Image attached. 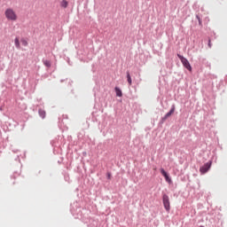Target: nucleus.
<instances>
[{"mask_svg":"<svg viewBox=\"0 0 227 227\" xmlns=\"http://www.w3.org/2000/svg\"><path fill=\"white\" fill-rule=\"evenodd\" d=\"M4 16L11 22H17L19 20V15H17V12L13 8H7L4 11Z\"/></svg>","mask_w":227,"mask_h":227,"instance_id":"obj_1","label":"nucleus"},{"mask_svg":"<svg viewBox=\"0 0 227 227\" xmlns=\"http://www.w3.org/2000/svg\"><path fill=\"white\" fill-rule=\"evenodd\" d=\"M181 63H183V66L186 67L187 70H189V72H192V67H191V63H189V60H187V59H185L184 56L182 55H177Z\"/></svg>","mask_w":227,"mask_h":227,"instance_id":"obj_2","label":"nucleus"},{"mask_svg":"<svg viewBox=\"0 0 227 227\" xmlns=\"http://www.w3.org/2000/svg\"><path fill=\"white\" fill-rule=\"evenodd\" d=\"M162 200H163V206H164L165 210H167V212H169V210H171V206L169 203V197L168 195L164 194Z\"/></svg>","mask_w":227,"mask_h":227,"instance_id":"obj_3","label":"nucleus"},{"mask_svg":"<svg viewBox=\"0 0 227 227\" xmlns=\"http://www.w3.org/2000/svg\"><path fill=\"white\" fill-rule=\"evenodd\" d=\"M212 166V162L209 161L207 163H205L204 166L200 167V171L202 175H205L208 169H210V167Z\"/></svg>","mask_w":227,"mask_h":227,"instance_id":"obj_4","label":"nucleus"},{"mask_svg":"<svg viewBox=\"0 0 227 227\" xmlns=\"http://www.w3.org/2000/svg\"><path fill=\"white\" fill-rule=\"evenodd\" d=\"M175 113V106H173L168 113L166 114V115L163 117V120H168L171 114Z\"/></svg>","mask_w":227,"mask_h":227,"instance_id":"obj_5","label":"nucleus"},{"mask_svg":"<svg viewBox=\"0 0 227 227\" xmlns=\"http://www.w3.org/2000/svg\"><path fill=\"white\" fill-rule=\"evenodd\" d=\"M60 6H61V8H68V1H67V0H62V1L60 2Z\"/></svg>","mask_w":227,"mask_h":227,"instance_id":"obj_6","label":"nucleus"},{"mask_svg":"<svg viewBox=\"0 0 227 227\" xmlns=\"http://www.w3.org/2000/svg\"><path fill=\"white\" fill-rule=\"evenodd\" d=\"M115 93L117 97H122L123 93L121 92V90H120V88L115 87Z\"/></svg>","mask_w":227,"mask_h":227,"instance_id":"obj_7","label":"nucleus"},{"mask_svg":"<svg viewBox=\"0 0 227 227\" xmlns=\"http://www.w3.org/2000/svg\"><path fill=\"white\" fill-rule=\"evenodd\" d=\"M14 43L17 49H20V42L19 41V37L14 39Z\"/></svg>","mask_w":227,"mask_h":227,"instance_id":"obj_8","label":"nucleus"},{"mask_svg":"<svg viewBox=\"0 0 227 227\" xmlns=\"http://www.w3.org/2000/svg\"><path fill=\"white\" fill-rule=\"evenodd\" d=\"M127 79L129 86H132V78L130 77V74L127 73Z\"/></svg>","mask_w":227,"mask_h":227,"instance_id":"obj_9","label":"nucleus"},{"mask_svg":"<svg viewBox=\"0 0 227 227\" xmlns=\"http://www.w3.org/2000/svg\"><path fill=\"white\" fill-rule=\"evenodd\" d=\"M45 112L43 109H39V116H41V118H45Z\"/></svg>","mask_w":227,"mask_h":227,"instance_id":"obj_10","label":"nucleus"},{"mask_svg":"<svg viewBox=\"0 0 227 227\" xmlns=\"http://www.w3.org/2000/svg\"><path fill=\"white\" fill-rule=\"evenodd\" d=\"M161 175L164 176V178H166V176H168V172H166V170H164V168H160V169Z\"/></svg>","mask_w":227,"mask_h":227,"instance_id":"obj_11","label":"nucleus"},{"mask_svg":"<svg viewBox=\"0 0 227 227\" xmlns=\"http://www.w3.org/2000/svg\"><path fill=\"white\" fill-rule=\"evenodd\" d=\"M161 175L164 176V178H166V176H168V172H166V170H164V168H160V169Z\"/></svg>","mask_w":227,"mask_h":227,"instance_id":"obj_12","label":"nucleus"},{"mask_svg":"<svg viewBox=\"0 0 227 227\" xmlns=\"http://www.w3.org/2000/svg\"><path fill=\"white\" fill-rule=\"evenodd\" d=\"M43 65H45V67H47L48 68L51 67V61L49 60H44L43 61Z\"/></svg>","mask_w":227,"mask_h":227,"instance_id":"obj_13","label":"nucleus"},{"mask_svg":"<svg viewBox=\"0 0 227 227\" xmlns=\"http://www.w3.org/2000/svg\"><path fill=\"white\" fill-rule=\"evenodd\" d=\"M165 179H166V182H171V178H169V176H167L165 177Z\"/></svg>","mask_w":227,"mask_h":227,"instance_id":"obj_14","label":"nucleus"},{"mask_svg":"<svg viewBox=\"0 0 227 227\" xmlns=\"http://www.w3.org/2000/svg\"><path fill=\"white\" fill-rule=\"evenodd\" d=\"M208 47H209V48L212 47V43H210V41L208 42Z\"/></svg>","mask_w":227,"mask_h":227,"instance_id":"obj_15","label":"nucleus"},{"mask_svg":"<svg viewBox=\"0 0 227 227\" xmlns=\"http://www.w3.org/2000/svg\"><path fill=\"white\" fill-rule=\"evenodd\" d=\"M23 45H27V42L23 41Z\"/></svg>","mask_w":227,"mask_h":227,"instance_id":"obj_16","label":"nucleus"}]
</instances>
